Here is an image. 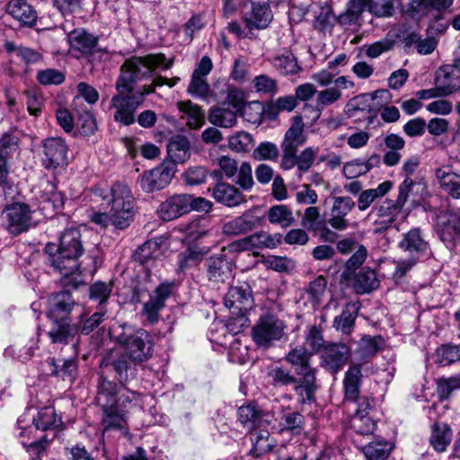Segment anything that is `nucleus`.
<instances>
[{
	"label": "nucleus",
	"instance_id": "nucleus-1",
	"mask_svg": "<svg viewBox=\"0 0 460 460\" xmlns=\"http://www.w3.org/2000/svg\"><path fill=\"white\" fill-rule=\"evenodd\" d=\"M162 60L126 59L116 84L119 93L111 101V108L115 110L113 119L117 123L123 126L133 124L145 94L154 92L155 86L164 84V81L156 76Z\"/></svg>",
	"mask_w": 460,
	"mask_h": 460
},
{
	"label": "nucleus",
	"instance_id": "nucleus-2",
	"mask_svg": "<svg viewBox=\"0 0 460 460\" xmlns=\"http://www.w3.org/2000/svg\"><path fill=\"white\" fill-rule=\"evenodd\" d=\"M113 340L123 351H109L100 363L102 374H114L119 383H128L137 375V364L146 362L153 356L154 342L143 328L123 323L113 331Z\"/></svg>",
	"mask_w": 460,
	"mask_h": 460
},
{
	"label": "nucleus",
	"instance_id": "nucleus-3",
	"mask_svg": "<svg viewBox=\"0 0 460 460\" xmlns=\"http://www.w3.org/2000/svg\"><path fill=\"white\" fill-rule=\"evenodd\" d=\"M114 374H102L99 371V383L96 400L102 408L103 433L110 430H123L126 429V414L141 402V394L124 386L126 383L114 381Z\"/></svg>",
	"mask_w": 460,
	"mask_h": 460
},
{
	"label": "nucleus",
	"instance_id": "nucleus-4",
	"mask_svg": "<svg viewBox=\"0 0 460 460\" xmlns=\"http://www.w3.org/2000/svg\"><path fill=\"white\" fill-rule=\"evenodd\" d=\"M45 252L50 265L62 275L64 287L77 288L80 283L78 258L84 253L81 233L76 227H69L59 236V244L48 243Z\"/></svg>",
	"mask_w": 460,
	"mask_h": 460
},
{
	"label": "nucleus",
	"instance_id": "nucleus-5",
	"mask_svg": "<svg viewBox=\"0 0 460 460\" xmlns=\"http://www.w3.org/2000/svg\"><path fill=\"white\" fill-rule=\"evenodd\" d=\"M93 193L109 207L112 226L121 230L129 226L136 213V200L127 184L117 181L107 188L96 186L93 189Z\"/></svg>",
	"mask_w": 460,
	"mask_h": 460
},
{
	"label": "nucleus",
	"instance_id": "nucleus-6",
	"mask_svg": "<svg viewBox=\"0 0 460 460\" xmlns=\"http://www.w3.org/2000/svg\"><path fill=\"white\" fill-rule=\"evenodd\" d=\"M311 353L305 347H296L286 355V360L294 367L299 376V383L294 387L297 401L301 404L311 403L315 400L316 369L311 367Z\"/></svg>",
	"mask_w": 460,
	"mask_h": 460
},
{
	"label": "nucleus",
	"instance_id": "nucleus-7",
	"mask_svg": "<svg viewBox=\"0 0 460 460\" xmlns=\"http://www.w3.org/2000/svg\"><path fill=\"white\" fill-rule=\"evenodd\" d=\"M287 324L272 314L260 316L252 328L254 343L262 349H269L286 336Z\"/></svg>",
	"mask_w": 460,
	"mask_h": 460
},
{
	"label": "nucleus",
	"instance_id": "nucleus-8",
	"mask_svg": "<svg viewBox=\"0 0 460 460\" xmlns=\"http://www.w3.org/2000/svg\"><path fill=\"white\" fill-rule=\"evenodd\" d=\"M31 208L23 202H13L2 212L3 226L13 236L27 232L33 225Z\"/></svg>",
	"mask_w": 460,
	"mask_h": 460
},
{
	"label": "nucleus",
	"instance_id": "nucleus-9",
	"mask_svg": "<svg viewBox=\"0 0 460 460\" xmlns=\"http://www.w3.org/2000/svg\"><path fill=\"white\" fill-rule=\"evenodd\" d=\"M106 319L107 312L101 308L100 311L95 312L89 318L84 320L80 328L75 324H56L49 331L48 335L53 343L68 342L69 340H72L79 332L84 335L90 334Z\"/></svg>",
	"mask_w": 460,
	"mask_h": 460
},
{
	"label": "nucleus",
	"instance_id": "nucleus-10",
	"mask_svg": "<svg viewBox=\"0 0 460 460\" xmlns=\"http://www.w3.org/2000/svg\"><path fill=\"white\" fill-rule=\"evenodd\" d=\"M40 162L49 172L66 169L68 164V146L61 137H48L41 142Z\"/></svg>",
	"mask_w": 460,
	"mask_h": 460
},
{
	"label": "nucleus",
	"instance_id": "nucleus-11",
	"mask_svg": "<svg viewBox=\"0 0 460 460\" xmlns=\"http://www.w3.org/2000/svg\"><path fill=\"white\" fill-rule=\"evenodd\" d=\"M242 108V100H238L237 93L230 91L226 102L213 106L208 111V121L219 128H230L237 123V111Z\"/></svg>",
	"mask_w": 460,
	"mask_h": 460
},
{
	"label": "nucleus",
	"instance_id": "nucleus-12",
	"mask_svg": "<svg viewBox=\"0 0 460 460\" xmlns=\"http://www.w3.org/2000/svg\"><path fill=\"white\" fill-rule=\"evenodd\" d=\"M242 20L245 28L253 35V30H264L269 27L273 20V13L270 5L266 3L246 1L242 8Z\"/></svg>",
	"mask_w": 460,
	"mask_h": 460
},
{
	"label": "nucleus",
	"instance_id": "nucleus-13",
	"mask_svg": "<svg viewBox=\"0 0 460 460\" xmlns=\"http://www.w3.org/2000/svg\"><path fill=\"white\" fill-rule=\"evenodd\" d=\"M263 219L264 215L258 208L253 207L242 215L225 222L222 226V232L227 236L245 234L261 226Z\"/></svg>",
	"mask_w": 460,
	"mask_h": 460
},
{
	"label": "nucleus",
	"instance_id": "nucleus-14",
	"mask_svg": "<svg viewBox=\"0 0 460 460\" xmlns=\"http://www.w3.org/2000/svg\"><path fill=\"white\" fill-rule=\"evenodd\" d=\"M403 207L397 199H385L382 202L375 204L370 213L376 217L374 232L381 234L390 228L397 220Z\"/></svg>",
	"mask_w": 460,
	"mask_h": 460
},
{
	"label": "nucleus",
	"instance_id": "nucleus-15",
	"mask_svg": "<svg viewBox=\"0 0 460 460\" xmlns=\"http://www.w3.org/2000/svg\"><path fill=\"white\" fill-rule=\"evenodd\" d=\"M349 349L344 343H330L325 345L321 354V366L328 372L335 375L347 364Z\"/></svg>",
	"mask_w": 460,
	"mask_h": 460
},
{
	"label": "nucleus",
	"instance_id": "nucleus-16",
	"mask_svg": "<svg viewBox=\"0 0 460 460\" xmlns=\"http://www.w3.org/2000/svg\"><path fill=\"white\" fill-rule=\"evenodd\" d=\"M190 195L176 194L169 197L162 202L156 213L163 221H171L176 219L190 212Z\"/></svg>",
	"mask_w": 460,
	"mask_h": 460
},
{
	"label": "nucleus",
	"instance_id": "nucleus-17",
	"mask_svg": "<svg viewBox=\"0 0 460 460\" xmlns=\"http://www.w3.org/2000/svg\"><path fill=\"white\" fill-rule=\"evenodd\" d=\"M398 246L411 256L420 259L429 252V244L420 227H412L402 234Z\"/></svg>",
	"mask_w": 460,
	"mask_h": 460
},
{
	"label": "nucleus",
	"instance_id": "nucleus-18",
	"mask_svg": "<svg viewBox=\"0 0 460 460\" xmlns=\"http://www.w3.org/2000/svg\"><path fill=\"white\" fill-rule=\"evenodd\" d=\"M173 285L171 283L160 284L149 300L144 304L142 314L149 323H155L158 321L159 313L164 308L166 299L171 296Z\"/></svg>",
	"mask_w": 460,
	"mask_h": 460
},
{
	"label": "nucleus",
	"instance_id": "nucleus-19",
	"mask_svg": "<svg viewBox=\"0 0 460 460\" xmlns=\"http://www.w3.org/2000/svg\"><path fill=\"white\" fill-rule=\"evenodd\" d=\"M437 232L447 247L455 245V240L460 234V217L452 212H444L438 217Z\"/></svg>",
	"mask_w": 460,
	"mask_h": 460
},
{
	"label": "nucleus",
	"instance_id": "nucleus-20",
	"mask_svg": "<svg viewBox=\"0 0 460 460\" xmlns=\"http://www.w3.org/2000/svg\"><path fill=\"white\" fill-rule=\"evenodd\" d=\"M355 206V201L349 196L334 197L331 209V217L328 219L329 225L337 231L346 230L349 226L346 217Z\"/></svg>",
	"mask_w": 460,
	"mask_h": 460
},
{
	"label": "nucleus",
	"instance_id": "nucleus-21",
	"mask_svg": "<svg viewBox=\"0 0 460 460\" xmlns=\"http://www.w3.org/2000/svg\"><path fill=\"white\" fill-rule=\"evenodd\" d=\"M225 305L229 309H235L243 314L252 308L253 300L252 290L247 283L231 287L224 300Z\"/></svg>",
	"mask_w": 460,
	"mask_h": 460
},
{
	"label": "nucleus",
	"instance_id": "nucleus-22",
	"mask_svg": "<svg viewBox=\"0 0 460 460\" xmlns=\"http://www.w3.org/2000/svg\"><path fill=\"white\" fill-rule=\"evenodd\" d=\"M172 177V171L168 167H155L142 174L140 186L145 192L151 193L165 188L170 183Z\"/></svg>",
	"mask_w": 460,
	"mask_h": 460
},
{
	"label": "nucleus",
	"instance_id": "nucleus-23",
	"mask_svg": "<svg viewBox=\"0 0 460 460\" xmlns=\"http://www.w3.org/2000/svg\"><path fill=\"white\" fill-rule=\"evenodd\" d=\"M98 37L83 28H77L67 34V41L71 49L84 55L99 52Z\"/></svg>",
	"mask_w": 460,
	"mask_h": 460
},
{
	"label": "nucleus",
	"instance_id": "nucleus-24",
	"mask_svg": "<svg viewBox=\"0 0 460 460\" xmlns=\"http://www.w3.org/2000/svg\"><path fill=\"white\" fill-rule=\"evenodd\" d=\"M269 417L268 413L252 402L242 405L237 410L238 421L249 430L270 424Z\"/></svg>",
	"mask_w": 460,
	"mask_h": 460
},
{
	"label": "nucleus",
	"instance_id": "nucleus-25",
	"mask_svg": "<svg viewBox=\"0 0 460 460\" xmlns=\"http://www.w3.org/2000/svg\"><path fill=\"white\" fill-rule=\"evenodd\" d=\"M206 265L210 281L224 283L232 278L233 263L225 255L210 257Z\"/></svg>",
	"mask_w": 460,
	"mask_h": 460
},
{
	"label": "nucleus",
	"instance_id": "nucleus-26",
	"mask_svg": "<svg viewBox=\"0 0 460 460\" xmlns=\"http://www.w3.org/2000/svg\"><path fill=\"white\" fill-rule=\"evenodd\" d=\"M74 305L75 300L68 291H61L51 297L49 301V314L56 321L53 327L56 324L65 323L64 322L58 323V320H64L71 313Z\"/></svg>",
	"mask_w": 460,
	"mask_h": 460
},
{
	"label": "nucleus",
	"instance_id": "nucleus-27",
	"mask_svg": "<svg viewBox=\"0 0 460 460\" xmlns=\"http://www.w3.org/2000/svg\"><path fill=\"white\" fill-rule=\"evenodd\" d=\"M213 198L218 203L228 208H234L244 203L245 198L234 185L219 182L213 188Z\"/></svg>",
	"mask_w": 460,
	"mask_h": 460
},
{
	"label": "nucleus",
	"instance_id": "nucleus-28",
	"mask_svg": "<svg viewBox=\"0 0 460 460\" xmlns=\"http://www.w3.org/2000/svg\"><path fill=\"white\" fill-rule=\"evenodd\" d=\"M360 309V303L348 302L341 314L334 317L333 328L343 334H350L355 327V321Z\"/></svg>",
	"mask_w": 460,
	"mask_h": 460
},
{
	"label": "nucleus",
	"instance_id": "nucleus-29",
	"mask_svg": "<svg viewBox=\"0 0 460 460\" xmlns=\"http://www.w3.org/2000/svg\"><path fill=\"white\" fill-rule=\"evenodd\" d=\"M370 0H349L345 11L340 14V26L349 28L360 25L362 13L368 6Z\"/></svg>",
	"mask_w": 460,
	"mask_h": 460
},
{
	"label": "nucleus",
	"instance_id": "nucleus-30",
	"mask_svg": "<svg viewBox=\"0 0 460 460\" xmlns=\"http://www.w3.org/2000/svg\"><path fill=\"white\" fill-rule=\"evenodd\" d=\"M6 11L22 25L31 27L36 23L37 12L25 0H11Z\"/></svg>",
	"mask_w": 460,
	"mask_h": 460
},
{
	"label": "nucleus",
	"instance_id": "nucleus-31",
	"mask_svg": "<svg viewBox=\"0 0 460 460\" xmlns=\"http://www.w3.org/2000/svg\"><path fill=\"white\" fill-rule=\"evenodd\" d=\"M167 154L175 164H182L190 157V143L187 137L174 135L168 140Z\"/></svg>",
	"mask_w": 460,
	"mask_h": 460
},
{
	"label": "nucleus",
	"instance_id": "nucleus-32",
	"mask_svg": "<svg viewBox=\"0 0 460 460\" xmlns=\"http://www.w3.org/2000/svg\"><path fill=\"white\" fill-rule=\"evenodd\" d=\"M379 287V280L375 270L368 267L362 268L355 274L352 288L358 295L368 294Z\"/></svg>",
	"mask_w": 460,
	"mask_h": 460
},
{
	"label": "nucleus",
	"instance_id": "nucleus-33",
	"mask_svg": "<svg viewBox=\"0 0 460 460\" xmlns=\"http://www.w3.org/2000/svg\"><path fill=\"white\" fill-rule=\"evenodd\" d=\"M361 366L352 365L345 372L343 378V390L345 399L355 402L359 396V388L361 385Z\"/></svg>",
	"mask_w": 460,
	"mask_h": 460
},
{
	"label": "nucleus",
	"instance_id": "nucleus-34",
	"mask_svg": "<svg viewBox=\"0 0 460 460\" xmlns=\"http://www.w3.org/2000/svg\"><path fill=\"white\" fill-rule=\"evenodd\" d=\"M39 430L33 422V417L30 412L21 415L16 421L13 429V436L22 445H29L32 440L38 439L35 432Z\"/></svg>",
	"mask_w": 460,
	"mask_h": 460
},
{
	"label": "nucleus",
	"instance_id": "nucleus-35",
	"mask_svg": "<svg viewBox=\"0 0 460 460\" xmlns=\"http://www.w3.org/2000/svg\"><path fill=\"white\" fill-rule=\"evenodd\" d=\"M178 109L181 114V118L186 121L190 128L198 129L205 124L204 111L190 101L179 102Z\"/></svg>",
	"mask_w": 460,
	"mask_h": 460
},
{
	"label": "nucleus",
	"instance_id": "nucleus-36",
	"mask_svg": "<svg viewBox=\"0 0 460 460\" xmlns=\"http://www.w3.org/2000/svg\"><path fill=\"white\" fill-rule=\"evenodd\" d=\"M49 370L51 375L60 376L63 379H74L77 372V360L75 358L66 359H56L49 358L46 360Z\"/></svg>",
	"mask_w": 460,
	"mask_h": 460
},
{
	"label": "nucleus",
	"instance_id": "nucleus-37",
	"mask_svg": "<svg viewBox=\"0 0 460 460\" xmlns=\"http://www.w3.org/2000/svg\"><path fill=\"white\" fill-rule=\"evenodd\" d=\"M208 251L209 249L206 247H188L178 255V270L184 272L189 269L198 266L202 261L204 256L208 252Z\"/></svg>",
	"mask_w": 460,
	"mask_h": 460
},
{
	"label": "nucleus",
	"instance_id": "nucleus-38",
	"mask_svg": "<svg viewBox=\"0 0 460 460\" xmlns=\"http://www.w3.org/2000/svg\"><path fill=\"white\" fill-rule=\"evenodd\" d=\"M268 425L265 424L263 427L250 430V440L252 445L250 452L256 457L269 452L272 448L270 432L267 429Z\"/></svg>",
	"mask_w": 460,
	"mask_h": 460
},
{
	"label": "nucleus",
	"instance_id": "nucleus-39",
	"mask_svg": "<svg viewBox=\"0 0 460 460\" xmlns=\"http://www.w3.org/2000/svg\"><path fill=\"white\" fill-rule=\"evenodd\" d=\"M392 189V182L383 181L376 188L362 190L357 200V206L359 211H366L378 199L385 196Z\"/></svg>",
	"mask_w": 460,
	"mask_h": 460
},
{
	"label": "nucleus",
	"instance_id": "nucleus-40",
	"mask_svg": "<svg viewBox=\"0 0 460 460\" xmlns=\"http://www.w3.org/2000/svg\"><path fill=\"white\" fill-rule=\"evenodd\" d=\"M335 24L340 25V15H335L332 8L324 4L321 5L320 10L314 20V27L322 33H332Z\"/></svg>",
	"mask_w": 460,
	"mask_h": 460
},
{
	"label": "nucleus",
	"instance_id": "nucleus-41",
	"mask_svg": "<svg viewBox=\"0 0 460 460\" xmlns=\"http://www.w3.org/2000/svg\"><path fill=\"white\" fill-rule=\"evenodd\" d=\"M368 12L377 18H391L403 12L402 0H370Z\"/></svg>",
	"mask_w": 460,
	"mask_h": 460
},
{
	"label": "nucleus",
	"instance_id": "nucleus-42",
	"mask_svg": "<svg viewBox=\"0 0 460 460\" xmlns=\"http://www.w3.org/2000/svg\"><path fill=\"white\" fill-rule=\"evenodd\" d=\"M436 177L440 187L450 197L460 199V174L444 169L436 171Z\"/></svg>",
	"mask_w": 460,
	"mask_h": 460
},
{
	"label": "nucleus",
	"instance_id": "nucleus-43",
	"mask_svg": "<svg viewBox=\"0 0 460 460\" xmlns=\"http://www.w3.org/2000/svg\"><path fill=\"white\" fill-rule=\"evenodd\" d=\"M452 439V429L446 423H435L431 429L429 443L438 453L446 451Z\"/></svg>",
	"mask_w": 460,
	"mask_h": 460
},
{
	"label": "nucleus",
	"instance_id": "nucleus-44",
	"mask_svg": "<svg viewBox=\"0 0 460 460\" xmlns=\"http://www.w3.org/2000/svg\"><path fill=\"white\" fill-rule=\"evenodd\" d=\"M160 255L159 243L155 240H148L135 251L133 257L137 262L149 268Z\"/></svg>",
	"mask_w": 460,
	"mask_h": 460
},
{
	"label": "nucleus",
	"instance_id": "nucleus-45",
	"mask_svg": "<svg viewBox=\"0 0 460 460\" xmlns=\"http://www.w3.org/2000/svg\"><path fill=\"white\" fill-rule=\"evenodd\" d=\"M36 428L45 431L58 428L62 425L61 417L58 416L56 410L52 406L41 408L37 415H31Z\"/></svg>",
	"mask_w": 460,
	"mask_h": 460
},
{
	"label": "nucleus",
	"instance_id": "nucleus-46",
	"mask_svg": "<svg viewBox=\"0 0 460 460\" xmlns=\"http://www.w3.org/2000/svg\"><path fill=\"white\" fill-rule=\"evenodd\" d=\"M40 209L47 210L52 208L53 211L60 209L64 205V196L56 190V186L51 182H47L40 196Z\"/></svg>",
	"mask_w": 460,
	"mask_h": 460
},
{
	"label": "nucleus",
	"instance_id": "nucleus-47",
	"mask_svg": "<svg viewBox=\"0 0 460 460\" xmlns=\"http://www.w3.org/2000/svg\"><path fill=\"white\" fill-rule=\"evenodd\" d=\"M303 131L304 124L302 123V119H296L286 132L281 148L298 149V147L305 142Z\"/></svg>",
	"mask_w": 460,
	"mask_h": 460
},
{
	"label": "nucleus",
	"instance_id": "nucleus-48",
	"mask_svg": "<svg viewBox=\"0 0 460 460\" xmlns=\"http://www.w3.org/2000/svg\"><path fill=\"white\" fill-rule=\"evenodd\" d=\"M391 450V444L385 440L370 442L362 449L367 460H385Z\"/></svg>",
	"mask_w": 460,
	"mask_h": 460
},
{
	"label": "nucleus",
	"instance_id": "nucleus-49",
	"mask_svg": "<svg viewBox=\"0 0 460 460\" xmlns=\"http://www.w3.org/2000/svg\"><path fill=\"white\" fill-rule=\"evenodd\" d=\"M268 219L282 227H288L295 221L292 211L285 205L272 206L268 211Z\"/></svg>",
	"mask_w": 460,
	"mask_h": 460
},
{
	"label": "nucleus",
	"instance_id": "nucleus-50",
	"mask_svg": "<svg viewBox=\"0 0 460 460\" xmlns=\"http://www.w3.org/2000/svg\"><path fill=\"white\" fill-rule=\"evenodd\" d=\"M273 66L282 75H297L300 72L308 71L311 66L304 65L298 59H272Z\"/></svg>",
	"mask_w": 460,
	"mask_h": 460
},
{
	"label": "nucleus",
	"instance_id": "nucleus-51",
	"mask_svg": "<svg viewBox=\"0 0 460 460\" xmlns=\"http://www.w3.org/2000/svg\"><path fill=\"white\" fill-rule=\"evenodd\" d=\"M460 358L459 348L452 344H445L437 349L434 354V362L441 366H447Z\"/></svg>",
	"mask_w": 460,
	"mask_h": 460
},
{
	"label": "nucleus",
	"instance_id": "nucleus-52",
	"mask_svg": "<svg viewBox=\"0 0 460 460\" xmlns=\"http://www.w3.org/2000/svg\"><path fill=\"white\" fill-rule=\"evenodd\" d=\"M431 0H411L405 13L413 20L420 21L422 18L433 13Z\"/></svg>",
	"mask_w": 460,
	"mask_h": 460
},
{
	"label": "nucleus",
	"instance_id": "nucleus-53",
	"mask_svg": "<svg viewBox=\"0 0 460 460\" xmlns=\"http://www.w3.org/2000/svg\"><path fill=\"white\" fill-rule=\"evenodd\" d=\"M186 233L188 238L192 241H199L213 235L212 229L208 227L206 218H198L190 222L186 226Z\"/></svg>",
	"mask_w": 460,
	"mask_h": 460
},
{
	"label": "nucleus",
	"instance_id": "nucleus-54",
	"mask_svg": "<svg viewBox=\"0 0 460 460\" xmlns=\"http://www.w3.org/2000/svg\"><path fill=\"white\" fill-rule=\"evenodd\" d=\"M326 279L319 276L311 281L305 289L307 300L314 306L320 305L326 289Z\"/></svg>",
	"mask_w": 460,
	"mask_h": 460
},
{
	"label": "nucleus",
	"instance_id": "nucleus-55",
	"mask_svg": "<svg viewBox=\"0 0 460 460\" xmlns=\"http://www.w3.org/2000/svg\"><path fill=\"white\" fill-rule=\"evenodd\" d=\"M304 416L297 411H286L283 413L279 425L281 430H288L293 434H299L303 429Z\"/></svg>",
	"mask_w": 460,
	"mask_h": 460
},
{
	"label": "nucleus",
	"instance_id": "nucleus-56",
	"mask_svg": "<svg viewBox=\"0 0 460 460\" xmlns=\"http://www.w3.org/2000/svg\"><path fill=\"white\" fill-rule=\"evenodd\" d=\"M380 337H363L360 340L358 348L357 349V354L358 355L359 358L362 360H367L368 358L374 357L380 348Z\"/></svg>",
	"mask_w": 460,
	"mask_h": 460
},
{
	"label": "nucleus",
	"instance_id": "nucleus-57",
	"mask_svg": "<svg viewBox=\"0 0 460 460\" xmlns=\"http://www.w3.org/2000/svg\"><path fill=\"white\" fill-rule=\"evenodd\" d=\"M305 344L306 349L310 350L311 354L318 352L320 349H323L324 340L323 336V330L320 326L312 325L309 327L305 338Z\"/></svg>",
	"mask_w": 460,
	"mask_h": 460
},
{
	"label": "nucleus",
	"instance_id": "nucleus-58",
	"mask_svg": "<svg viewBox=\"0 0 460 460\" xmlns=\"http://www.w3.org/2000/svg\"><path fill=\"white\" fill-rule=\"evenodd\" d=\"M325 220L321 217L319 208L309 206L301 218V226L308 231L314 232Z\"/></svg>",
	"mask_w": 460,
	"mask_h": 460
},
{
	"label": "nucleus",
	"instance_id": "nucleus-59",
	"mask_svg": "<svg viewBox=\"0 0 460 460\" xmlns=\"http://www.w3.org/2000/svg\"><path fill=\"white\" fill-rule=\"evenodd\" d=\"M451 63L444 65L440 68L448 85L453 90H460V59H451Z\"/></svg>",
	"mask_w": 460,
	"mask_h": 460
},
{
	"label": "nucleus",
	"instance_id": "nucleus-60",
	"mask_svg": "<svg viewBox=\"0 0 460 460\" xmlns=\"http://www.w3.org/2000/svg\"><path fill=\"white\" fill-rule=\"evenodd\" d=\"M341 96V91L337 87H331L323 91L317 92L315 110L318 112L317 117L325 106H329L336 102Z\"/></svg>",
	"mask_w": 460,
	"mask_h": 460
},
{
	"label": "nucleus",
	"instance_id": "nucleus-61",
	"mask_svg": "<svg viewBox=\"0 0 460 460\" xmlns=\"http://www.w3.org/2000/svg\"><path fill=\"white\" fill-rule=\"evenodd\" d=\"M250 241L252 249L260 248H275L280 243V236L272 235L264 231H260L255 234H250Z\"/></svg>",
	"mask_w": 460,
	"mask_h": 460
},
{
	"label": "nucleus",
	"instance_id": "nucleus-62",
	"mask_svg": "<svg viewBox=\"0 0 460 460\" xmlns=\"http://www.w3.org/2000/svg\"><path fill=\"white\" fill-rule=\"evenodd\" d=\"M269 376L272 380V384L275 386H286L294 385V387L299 383V378L293 376L289 370L280 367L273 368Z\"/></svg>",
	"mask_w": 460,
	"mask_h": 460
},
{
	"label": "nucleus",
	"instance_id": "nucleus-63",
	"mask_svg": "<svg viewBox=\"0 0 460 460\" xmlns=\"http://www.w3.org/2000/svg\"><path fill=\"white\" fill-rule=\"evenodd\" d=\"M279 155L278 146L271 142H261L253 150L252 157L257 161H275Z\"/></svg>",
	"mask_w": 460,
	"mask_h": 460
},
{
	"label": "nucleus",
	"instance_id": "nucleus-64",
	"mask_svg": "<svg viewBox=\"0 0 460 460\" xmlns=\"http://www.w3.org/2000/svg\"><path fill=\"white\" fill-rule=\"evenodd\" d=\"M111 286L102 281L93 283L89 288V297L93 301L98 302L99 305H104L111 293Z\"/></svg>",
	"mask_w": 460,
	"mask_h": 460
}]
</instances>
